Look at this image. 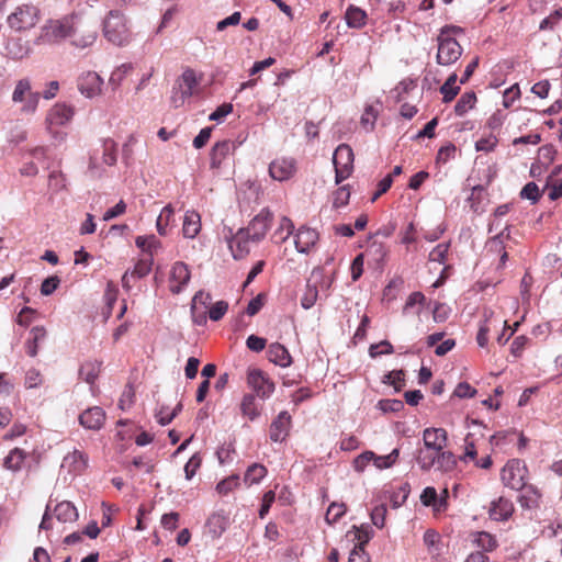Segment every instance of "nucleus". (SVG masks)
Wrapping results in <instances>:
<instances>
[{
  "label": "nucleus",
  "mask_w": 562,
  "mask_h": 562,
  "mask_svg": "<svg viewBox=\"0 0 562 562\" xmlns=\"http://www.w3.org/2000/svg\"><path fill=\"white\" fill-rule=\"evenodd\" d=\"M458 76L452 72L445 83L440 87V93L442 94V101L445 103L451 102L459 93L460 86L457 85Z\"/></svg>",
  "instance_id": "7c9ffc66"
},
{
  "label": "nucleus",
  "mask_w": 562,
  "mask_h": 562,
  "mask_svg": "<svg viewBox=\"0 0 562 562\" xmlns=\"http://www.w3.org/2000/svg\"><path fill=\"white\" fill-rule=\"evenodd\" d=\"M239 486V476L237 474L229 475L217 483L216 491L220 495H227Z\"/></svg>",
  "instance_id": "49530a36"
},
{
  "label": "nucleus",
  "mask_w": 562,
  "mask_h": 562,
  "mask_svg": "<svg viewBox=\"0 0 562 562\" xmlns=\"http://www.w3.org/2000/svg\"><path fill=\"white\" fill-rule=\"evenodd\" d=\"M493 311H484V321L480 324L479 331L476 335V342L481 348H485L488 344V334L491 331V322L493 318Z\"/></svg>",
  "instance_id": "72a5a7b5"
},
{
  "label": "nucleus",
  "mask_w": 562,
  "mask_h": 562,
  "mask_svg": "<svg viewBox=\"0 0 562 562\" xmlns=\"http://www.w3.org/2000/svg\"><path fill=\"white\" fill-rule=\"evenodd\" d=\"M528 342L529 338L526 337L525 335L517 336L512 342L510 353L516 358L521 357Z\"/></svg>",
  "instance_id": "338daca9"
},
{
  "label": "nucleus",
  "mask_w": 562,
  "mask_h": 562,
  "mask_svg": "<svg viewBox=\"0 0 562 562\" xmlns=\"http://www.w3.org/2000/svg\"><path fill=\"white\" fill-rule=\"evenodd\" d=\"M473 543L486 552L495 550L498 546L496 538L486 531H476L472 533Z\"/></svg>",
  "instance_id": "c756f323"
},
{
  "label": "nucleus",
  "mask_w": 562,
  "mask_h": 562,
  "mask_svg": "<svg viewBox=\"0 0 562 562\" xmlns=\"http://www.w3.org/2000/svg\"><path fill=\"white\" fill-rule=\"evenodd\" d=\"M346 513V505L344 503H331L326 512L325 520L333 525L337 522Z\"/></svg>",
  "instance_id": "8fccbe9b"
},
{
  "label": "nucleus",
  "mask_w": 562,
  "mask_h": 562,
  "mask_svg": "<svg viewBox=\"0 0 562 562\" xmlns=\"http://www.w3.org/2000/svg\"><path fill=\"white\" fill-rule=\"evenodd\" d=\"M179 519H180V515L176 512H171V513L162 515V517L160 519V524L164 529L173 531L179 526Z\"/></svg>",
  "instance_id": "e2e57ef3"
},
{
  "label": "nucleus",
  "mask_w": 562,
  "mask_h": 562,
  "mask_svg": "<svg viewBox=\"0 0 562 562\" xmlns=\"http://www.w3.org/2000/svg\"><path fill=\"white\" fill-rule=\"evenodd\" d=\"M355 530V539L358 541V543L355 547H361L364 549V546L370 541L372 537V531L368 526H360L356 527L353 526Z\"/></svg>",
  "instance_id": "bf43d9fd"
},
{
  "label": "nucleus",
  "mask_w": 562,
  "mask_h": 562,
  "mask_svg": "<svg viewBox=\"0 0 562 562\" xmlns=\"http://www.w3.org/2000/svg\"><path fill=\"white\" fill-rule=\"evenodd\" d=\"M423 441L428 450L440 452L447 446L448 434L443 428H426L423 431Z\"/></svg>",
  "instance_id": "dca6fc26"
},
{
  "label": "nucleus",
  "mask_w": 562,
  "mask_h": 562,
  "mask_svg": "<svg viewBox=\"0 0 562 562\" xmlns=\"http://www.w3.org/2000/svg\"><path fill=\"white\" fill-rule=\"evenodd\" d=\"M437 469L443 472H450L457 467V458L451 451L441 450L437 452Z\"/></svg>",
  "instance_id": "ea45409f"
},
{
  "label": "nucleus",
  "mask_w": 562,
  "mask_h": 562,
  "mask_svg": "<svg viewBox=\"0 0 562 562\" xmlns=\"http://www.w3.org/2000/svg\"><path fill=\"white\" fill-rule=\"evenodd\" d=\"M398 457H400V450L393 449L387 456H376L374 453V458H372V461L378 469L382 470V469H389L393 464H395Z\"/></svg>",
  "instance_id": "a18cd8bd"
},
{
  "label": "nucleus",
  "mask_w": 562,
  "mask_h": 562,
  "mask_svg": "<svg viewBox=\"0 0 562 562\" xmlns=\"http://www.w3.org/2000/svg\"><path fill=\"white\" fill-rule=\"evenodd\" d=\"M319 234L316 229L302 225L294 234V246L299 252L308 254L317 244Z\"/></svg>",
  "instance_id": "ddd939ff"
},
{
  "label": "nucleus",
  "mask_w": 562,
  "mask_h": 562,
  "mask_svg": "<svg viewBox=\"0 0 562 562\" xmlns=\"http://www.w3.org/2000/svg\"><path fill=\"white\" fill-rule=\"evenodd\" d=\"M273 213L269 209H262L243 229L249 235L254 244L261 241L270 229Z\"/></svg>",
  "instance_id": "9b49d317"
},
{
  "label": "nucleus",
  "mask_w": 562,
  "mask_h": 562,
  "mask_svg": "<svg viewBox=\"0 0 562 562\" xmlns=\"http://www.w3.org/2000/svg\"><path fill=\"white\" fill-rule=\"evenodd\" d=\"M105 422V413L99 407L94 406L86 409L79 416V423L87 429L99 430Z\"/></svg>",
  "instance_id": "aec40b11"
},
{
  "label": "nucleus",
  "mask_w": 562,
  "mask_h": 562,
  "mask_svg": "<svg viewBox=\"0 0 562 562\" xmlns=\"http://www.w3.org/2000/svg\"><path fill=\"white\" fill-rule=\"evenodd\" d=\"M250 244L254 243L243 228H239L236 234L228 238V247L235 259H241L246 257L250 251Z\"/></svg>",
  "instance_id": "f3484780"
},
{
  "label": "nucleus",
  "mask_w": 562,
  "mask_h": 562,
  "mask_svg": "<svg viewBox=\"0 0 562 562\" xmlns=\"http://www.w3.org/2000/svg\"><path fill=\"white\" fill-rule=\"evenodd\" d=\"M367 13L357 7H349L346 11V21L350 27L360 29L366 24Z\"/></svg>",
  "instance_id": "4c0bfd02"
},
{
  "label": "nucleus",
  "mask_w": 562,
  "mask_h": 562,
  "mask_svg": "<svg viewBox=\"0 0 562 562\" xmlns=\"http://www.w3.org/2000/svg\"><path fill=\"white\" fill-rule=\"evenodd\" d=\"M101 77L94 71L83 74L78 80V88L82 94L88 98L98 95L102 87Z\"/></svg>",
  "instance_id": "6ab92c4d"
},
{
  "label": "nucleus",
  "mask_w": 562,
  "mask_h": 562,
  "mask_svg": "<svg viewBox=\"0 0 562 562\" xmlns=\"http://www.w3.org/2000/svg\"><path fill=\"white\" fill-rule=\"evenodd\" d=\"M201 231V216L198 212L187 211L182 224V234L186 238L193 239Z\"/></svg>",
  "instance_id": "5701e85b"
},
{
  "label": "nucleus",
  "mask_w": 562,
  "mask_h": 562,
  "mask_svg": "<svg viewBox=\"0 0 562 562\" xmlns=\"http://www.w3.org/2000/svg\"><path fill=\"white\" fill-rule=\"evenodd\" d=\"M105 38L119 46L130 41L131 34L123 14L119 11H110L103 23Z\"/></svg>",
  "instance_id": "0eeeda50"
},
{
  "label": "nucleus",
  "mask_w": 562,
  "mask_h": 562,
  "mask_svg": "<svg viewBox=\"0 0 562 562\" xmlns=\"http://www.w3.org/2000/svg\"><path fill=\"white\" fill-rule=\"evenodd\" d=\"M247 385L252 390L255 396L265 401L274 392L273 381L260 369H250L247 372Z\"/></svg>",
  "instance_id": "9d476101"
},
{
  "label": "nucleus",
  "mask_w": 562,
  "mask_h": 562,
  "mask_svg": "<svg viewBox=\"0 0 562 562\" xmlns=\"http://www.w3.org/2000/svg\"><path fill=\"white\" fill-rule=\"evenodd\" d=\"M416 460L422 470L428 471L437 463V452L428 449L427 451L419 450Z\"/></svg>",
  "instance_id": "de8ad7c7"
},
{
  "label": "nucleus",
  "mask_w": 562,
  "mask_h": 562,
  "mask_svg": "<svg viewBox=\"0 0 562 562\" xmlns=\"http://www.w3.org/2000/svg\"><path fill=\"white\" fill-rule=\"evenodd\" d=\"M25 452L22 449L14 448L4 459V467L11 471H19L25 460Z\"/></svg>",
  "instance_id": "58836bf2"
},
{
  "label": "nucleus",
  "mask_w": 562,
  "mask_h": 562,
  "mask_svg": "<svg viewBox=\"0 0 562 562\" xmlns=\"http://www.w3.org/2000/svg\"><path fill=\"white\" fill-rule=\"evenodd\" d=\"M520 196L522 199L537 202L541 198L540 190L535 182H528L521 190Z\"/></svg>",
  "instance_id": "69168bd1"
},
{
  "label": "nucleus",
  "mask_w": 562,
  "mask_h": 562,
  "mask_svg": "<svg viewBox=\"0 0 562 562\" xmlns=\"http://www.w3.org/2000/svg\"><path fill=\"white\" fill-rule=\"evenodd\" d=\"M233 153L231 143H215L211 151V167L220 168L222 162Z\"/></svg>",
  "instance_id": "cd10ccee"
},
{
  "label": "nucleus",
  "mask_w": 562,
  "mask_h": 562,
  "mask_svg": "<svg viewBox=\"0 0 562 562\" xmlns=\"http://www.w3.org/2000/svg\"><path fill=\"white\" fill-rule=\"evenodd\" d=\"M386 512L387 509L384 505H380L373 508L371 512V520L375 527L380 529L384 527Z\"/></svg>",
  "instance_id": "774afa93"
},
{
  "label": "nucleus",
  "mask_w": 562,
  "mask_h": 562,
  "mask_svg": "<svg viewBox=\"0 0 562 562\" xmlns=\"http://www.w3.org/2000/svg\"><path fill=\"white\" fill-rule=\"evenodd\" d=\"M202 80V72L198 74L192 68H186L173 87L172 94L170 97L171 104L175 108L184 105L186 101L196 92Z\"/></svg>",
  "instance_id": "20e7f679"
},
{
  "label": "nucleus",
  "mask_w": 562,
  "mask_h": 562,
  "mask_svg": "<svg viewBox=\"0 0 562 562\" xmlns=\"http://www.w3.org/2000/svg\"><path fill=\"white\" fill-rule=\"evenodd\" d=\"M268 470L261 463H252L249 465L244 474V482L246 485L258 484L267 475Z\"/></svg>",
  "instance_id": "2f4dec72"
},
{
  "label": "nucleus",
  "mask_w": 562,
  "mask_h": 562,
  "mask_svg": "<svg viewBox=\"0 0 562 562\" xmlns=\"http://www.w3.org/2000/svg\"><path fill=\"white\" fill-rule=\"evenodd\" d=\"M189 267L181 261L176 262L170 271L169 289L173 294H179L190 281Z\"/></svg>",
  "instance_id": "4468645a"
},
{
  "label": "nucleus",
  "mask_w": 562,
  "mask_h": 562,
  "mask_svg": "<svg viewBox=\"0 0 562 562\" xmlns=\"http://www.w3.org/2000/svg\"><path fill=\"white\" fill-rule=\"evenodd\" d=\"M294 234V224L293 222L283 216L280 220L278 228L274 231L272 235V239L276 244H283L291 235Z\"/></svg>",
  "instance_id": "c85d7f7f"
},
{
  "label": "nucleus",
  "mask_w": 562,
  "mask_h": 562,
  "mask_svg": "<svg viewBox=\"0 0 562 562\" xmlns=\"http://www.w3.org/2000/svg\"><path fill=\"white\" fill-rule=\"evenodd\" d=\"M239 409L243 417L254 422L261 415L262 406L257 402L254 393H247L240 401Z\"/></svg>",
  "instance_id": "412c9836"
},
{
  "label": "nucleus",
  "mask_w": 562,
  "mask_h": 562,
  "mask_svg": "<svg viewBox=\"0 0 562 562\" xmlns=\"http://www.w3.org/2000/svg\"><path fill=\"white\" fill-rule=\"evenodd\" d=\"M350 189L349 186L339 187L333 194L334 209H340L349 203Z\"/></svg>",
  "instance_id": "603ef678"
},
{
  "label": "nucleus",
  "mask_w": 562,
  "mask_h": 562,
  "mask_svg": "<svg viewBox=\"0 0 562 562\" xmlns=\"http://www.w3.org/2000/svg\"><path fill=\"white\" fill-rule=\"evenodd\" d=\"M514 512L513 503L504 497H499L496 502H493L490 509V517L496 521L508 519Z\"/></svg>",
  "instance_id": "b1692460"
},
{
  "label": "nucleus",
  "mask_w": 562,
  "mask_h": 562,
  "mask_svg": "<svg viewBox=\"0 0 562 562\" xmlns=\"http://www.w3.org/2000/svg\"><path fill=\"white\" fill-rule=\"evenodd\" d=\"M425 300H426L425 295L419 291L411 293L403 306V313L404 314L409 313L411 310H413L417 305L418 308H417L416 313L419 314L420 308L425 303Z\"/></svg>",
  "instance_id": "09e8293b"
},
{
  "label": "nucleus",
  "mask_w": 562,
  "mask_h": 562,
  "mask_svg": "<svg viewBox=\"0 0 562 562\" xmlns=\"http://www.w3.org/2000/svg\"><path fill=\"white\" fill-rule=\"evenodd\" d=\"M404 376L403 370H393L384 375L383 382L393 385L396 391H400L404 385Z\"/></svg>",
  "instance_id": "13d9d810"
},
{
  "label": "nucleus",
  "mask_w": 562,
  "mask_h": 562,
  "mask_svg": "<svg viewBox=\"0 0 562 562\" xmlns=\"http://www.w3.org/2000/svg\"><path fill=\"white\" fill-rule=\"evenodd\" d=\"M40 20V8L33 3H23L8 15L7 23L15 32H25L35 27Z\"/></svg>",
  "instance_id": "39448f33"
},
{
  "label": "nucleus",
  "mask_w": 562,
  "mask_h": 562,
  "mask_svg": "<svg viewBox=\"0 0 562 562\" xmlns=\"http://www.w3.org/2000/svg\"><path fill=\"white\" fill-rule=\"evenodd\" d=\"M54 515L61 522H74L78 519L77 508L68 501L58 503L55 506Z\"/></svg>",
  "instance_id": "bb28decb"
},
{
  "label": "nucleus",
  "mask_w": 562,
  "mask_h": 562,
  "mask_svg": "<svg viewBox=\"0 0 562 562\" xmlns=\"http://www.w3.org/2000/svg\"><path fill=\"white\" fill-rule=\"evenodd\" d=\"M457 154V147L454 144L450 143L447 146H442L437 154L436 165H443L448 162L450 159L454 158Z\"/></svg>",
  "instance_id": "6e6d98bb"
},
{
  "label": "nucleus",
  "mask_w": 562,
  "mask_h": 562,
  "mask_svg": "<svg viewBox=\"0 0 562 562\" xmlns=\"http://www.w3.org/2000/svg\"><path fill=\"white\" fill-rule=\"evenodd\" d=\"M81 27L80 19L77 14H68L60 19H49L41 27L35 44H58L61 41L71 37L72 44L85 48L90 46L97 38L95 32L90 31L79 35Z\"/></svg>",
  "instance_id": "f257e3e1"
},
{
  "label": "nucleus",
  "mask_w": 562,
  "mask_h": 562,
  "mask_svg": "<svg viewBox=\"0 0 562 562\" xmlns=\"http://www.w3.org/2000/svg\"><path fill=\"white\" fill-rule=\"evenodd\" d=\"M463 33V30L458 26H445L440 30L437 37L438 50L437 63L441 66H449L454 64L462 55V47L457 41V35Z\"/></svg>",
  "instance_id": "7ed1b4c3"
},
{
  "label": "nucleus",
  "mask_w": 562,
  "mask_h": 562,
  "mask_svg": "<svg viewBox=\"0 0 562 562\" xmlns=\"http://www.w3.org/2000/svg\"><path fill=\"white\" fill-rule=\"evenodd\" d=\"M295 172V160L292 158H277L269 166L270 176L278 181L290 179Z\"/></svg>",
  "instance_id": "a211bd4d"
},
{
  "label": "nucleus",
  "mask_w": 562,
  "mask_h": 562,
  "mask_svg": "<svg viewBox=\"0 0 562 562\" xmlns=\"http://www.w3.org/2000/svg\"><path fill=\"white\" fill-rule=\"evenodd\" d=\"M528 473L526 462L520 459L508 460L501 471V481L506 487L514 491L526 488V493L532 494V497L521 496V505L526 507L531 506L529 502L536 503L540 497V494L533 486H527Z\"/></svg>",
  "instance_id": "f03ea898"
},
{
  "label": "nucleus",
  "mask_w": 562,
  "mask_h": 562,
  "mask_svg": "<svg viewBox=\"0 0 562 562\" xmlns=\"http://www.w3.org/2000/svg\"><path fill=\"white\" fill-rule=\"evenodd\" d=\"M557 155V149L552 143H547L538 150L537 161L544 168H548L553 161Z\"/></svg>",
  "instance_id": "37998d69"
},
{
  "label": "nucleus",
  "mask_w": 562,
  "mask_h": 562,
  "mask_svg": "<svg viewBox=\"0 0 562 562\" xmlns=\"http://www.w3.org/2000/svg\"><path fill=\"white\" fill-rule=\"evenodd\" d=\"M505 116L501 111L493 113L486 121L485 128L490 131V137L497 138L504 124Z\"/></svg>",
  "instance_id": "a19ab883"
},
{
  "label": "nucleus",
  "mask_w": 562,
  "mask_h": 562,
  "mask_svg": "<svg viewBox=\"0 0 562 562\" xmlns=\"http://www.w3.org/2000/svg\"><path fill=\"white\" fill-rule=\"evenodd\" d=\"M393 351V346L387 340H382L379 344L371 345L369 348V353L372 358H376L381 355H391Z\"/></svg>",
  "instance_id": "680f3d73"
},
{
  "label": "nucleus",
  "mask_w": 562,
  "mask_h": 562,
  "mask_svg": "<svg viewBox=\"0 0 562 562\" xmlns=\"http://www.w3.org/2000/svg\"><path fill=\"white\" fill-rule=\"evenodd\" d=\"M483 439V434L481 430H479V434L476 432H468L464 438V454L460 457V460L463 462H467L468 460L474 461L477 457V449L476 446L479 441Z\"/></svg>",
  "instance_id": "a878e982"
},
{
  "label": "nucleus",
  "mask_w": 562,
  "mask_h": 562,
  "mask_svg": "<svg viewBox=\"0 0 562 562\" xmlns=\"http://www.w3.org/2000/svg\"><path fill=\"white\" fill-rule=\"evenodd\" d=\"M476 94L474 91H465L454 105V113L462 116L474 108L476 103Z\"/></svg>",
  "instance_id": "f704fd0d"
},
{
  "label": "nucleus",
  "mask_w": 562,
  "mask_h": 562,
  "mask_svg": "<svg viewBox=\"0 0 562 562\" xmlns=\"http://www.w3.org/2000/svg\"><path fill=\"white\" fill-rule=\"evenodd\" d=\"M64 464L74 474H80L88 465V456L80 450H74L65 457Z\"/></svg>",
  "instance_id": "393cba45"
},
{
  "label": "nucleus",
  "mask_w": 562,
  "mask_h": 562,
  "mask_svg": "<svg viewBox=\"0 0 562 562\" xmlns=\"http://www.w3.org/2000/svg\"><path fill=\"white\" fill-rule=\"evenodd\" d=\"M14 103H23L21 111L24 113H34L40 101V93L33 92L31 81L27 78L19 80L12 93Z\"/></svg>",
  "instance_id": "1a4fd4ad"
},
{
  "label": "nucleus",
  "mask_w": 562,
  "mask_h": 562,
  "mask_svg": "<svg viewBox=\"0 0 562 562\" xmlns=\"http://www.w3.org/2000/svg\"><path fill=\"white\" fill-rule=\"evenodd\" d=\"M506 231H508L507 226L488 240L487 248L490 251L499 254L505 249L504 241L509 236L508 232L505 234Z\"/></svg>",
  "instance_id": "3c124183"
},
{
  "label": "nucleus",
  "mask_w": 562,
  "mask_h": 562,
  "mask_svg": "<svg viewBox=\"0 0 562 562\" xmlns=\"http://www.w3.org/2000/svg\"><path fill=\"white\" fill-rule=\"evenodd\" d=\"M202 464V457L200 453H194L184 465L186 479L191 480Z\"/></svg>",
  "instance_id": "5fc2aeb1"
},
{
  "label": "nucleus",
  "mask_w": 562,
  "mask_h": 562,
  "mask_svg": "<svg viewBox=\"0 0 562 562\" xmlns=\"http://www.w3.org/2000/svg\"><path fill=\"white\" fill-rule=\"evenodd\" d=\"M117 160V147L115 143H104L103 161L108 166H113Z\"/></svg>",
  "instance_id": "0e129e2a"
},
{
  "label": "nucleus",
  "mask_w": 562,
  "mask_h": 562,
  "mask_svg": "<svg viewBox=\"0 0 562 562\" xmlns=\"http://www.w3.org/2000/svg\"><path fill=\"white\" fill-rule=\"evenodd\" d=\"M173 214H175V210L170 204L166 205L161 210V212L156 221V227H157V232L159 233V235H161V236L167 235V227L170 224V222L173 217Z\"/></svg>",
  "instance_id": "79ce46f5"
},
{
  "label": "nucleus",
  "mask_w": 562,
  "mask_h": 562,
  "mask_svg": "<svg viewBox=\"0 0 562 562\" xmlns=\"http://www.w3.org/2000/svg\"><path fill=\"white\" fill-rule=\"evenodd\" d=\"M136 246L151 258L153 252L161 247L160 240L155 235L137 236L135 239Z\"/></svg>",
  "instance_id": "c9c22d12"
},
{
  "label": "nucleus",
  "mask_w": 562,
  "mask_h": 562,
  "mask_svg": "<svg viewBox=\"0 0 562 562\" xmlns=\"http://www.w3.org/2000/svg\"><path fill=\"white\" fill-rule=\"evenodd\" d=\"M268 359L277 366L286 368L292 363L289 350L279 342H273L268 348Z\"/></svg>",
  "instance_id": "4be33fe9"
},
{
  "label": "nucleus",
  "mask_w": 562,
  "mask_h": 562,
  "mask_svg": "<svg viewBox=\"0 0 562 562\" xmlns=\"http://www.w3.org/2000/svg\"><path fill=\"white\" fill-rule=\"evenodd\" d=\"M333 280L326 277L322 269H314L307 279L306 289L301 297V306L310 310L318 300L319 291L327 294Z\"/></svg>",
  "instance_id": "423d86ee"
},
{
  "label": "nucleus",
  "mask_w": 562,
  "mask_h": 562,
  "mask_svg": "<svg viewBox=\"0 0 562 562\" xmlns=\"http://www.w3.org/2000/svg\"><path fill=\"white\" fill-rule=\"evenodd\" d=\"M151 266H153L151 258L138 259L137 262L135 263L133 270L130 271L131 277L139 278V279L146 277L150 272Z\"/></svg>",
  "instance_id": "864d4df0"
},
{
  "label": "nucleus",
  "mask_w": 562,
  "mask_h": 562,
  "mask_svg": "<svg viewBox=\"0 0 562 562\" xmlns=\"http://www.w3.org/2000/svg\"><path fill=\"white\" fill-rule=\"evenodd\" d=\"M355 155L347 143H341L334 151L335 182L339 184L348 179L353 171Z\"/></svg>",
  "instance_id": "6e6552de"
},
{
  "label": "nucleus",
  "mask_w": 562,
  "mask_h": 562,
  "mask_svg": "<svg viewBox=\"0 0 562 562\" xmlns=\"http://www.w3.org/2000/svg\"><path fill=\"white\" fill-rule=\"evenodd\" d=\"M378 115H379V110L376 106H374V105L366 106V109L361 115V119H360L361 127L367 132L372 131L374 128V124L378 119Z\"/></svg>",
  "instance_id": "c03bdc74"
},
{
  "label": "nucleus",
  "mask_w": 562,
  "mask_h": 562,
  "mask_svg": "<svg viewBox=\"0 0 562 562\" xmlns=\"http://www.w3.org/2000/svg\"><path fill=\"white\" fill-rule=\"evenodd\" d=\"M31 337L27 339L25 344L26 353L30 357H35L38 351V345L46 337V330L43 327H34L30 333Z\"/></svg>",
  "instance_id": "473e14b6"
},
{
  "label": "nucleus",
  "mask_w": 562,
  "mask_h": 562,
  "mask_svg": "<svg viewBox=\"0 0 562 562\" xmlns=\"http://www.w3.org/2000/svg\"><path fill=\"white\" fill-rule=\"evenodd\" d=\"M101 371V363L97 361L85 362L79 370L80 378L89 384H92Z\"/></svg>",
  "instance_id": "e433bc0d"
},
{
  "label": "nucleus",
  "mask_w": 562,
  "mask_h": 562,
  "mask_svg": "<svg viewBox=\"0 0 562 562\" xmlns=\"http://www.w3.org/2000/svg\"><path fill=\"white\" fill-rule=\"evenodd\" d=\"M228 310V303L225 301H217L209 310V317L211 321L217 322L224 317Z\"/></svg>",
  "instance_id": "4d7b16f0"
},
{
  "label": "nucleus",
  "mask_w": 562,
  "mask_h": 562,
  "mask_svg": "<svg viewBox=\"0 0 562 562\" xmlns=\"http://www.w3.org/2000/svg\"><path fill=\"white\" fill-rule=\"evenodd\" d=\"M450 245L448 243H441L437 245L429 254V260L438 263L446 261Z\"/></svg>",
  "instance_id": "052dcab7"
},
{
  "label": "nucleus",
  "mask_w": 562,
  "mask_h": 562,
  "mask_svg": "<svg viewBox=\"0 0 562 562\" xmlns=\"http://www.w3.org/2000/svg\"><path fill=\"white\" fill-rule=\"evenodd\" d=\"M74 116V110L71 106L64 103H57L48 111L46 116L47 128L53 133L57 134L55 127L67 124Z\"/></svg>",
  "instance_id": "f8f14e48"
},
{
  "label": "nucleus",
  "mask_w": 562,
  "mask_h": 562,
  "mask_svg": "<svg viewBox=\"0 0 562 562\" xmlns=\"http://www.w3.org/2000/svg\"><path fill=\"white\" fill-rule=\"evenodd\" d=\"M291 428V416L286 411L279 413L272 420L269 428V437L273 442H282L289 436Z\"/></svg>",
  "instance_id": "2eb2a0df"
}]
</instances>
